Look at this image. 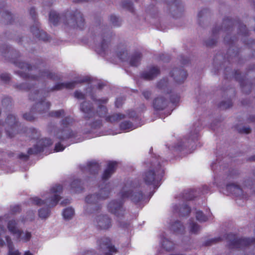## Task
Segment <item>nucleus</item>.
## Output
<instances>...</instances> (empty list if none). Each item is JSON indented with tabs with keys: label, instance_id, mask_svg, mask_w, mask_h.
<instances>
[{
	"label": "nucleus",
	"instance_id": "3",
	"mask_svg": "<svg viewBox=\"0 0 255 255\" xmlns=\"http://www.w3.org/2000/svg\"><path fill=\"white\" fill-rule=\"evenodd\" d=\"M163 174V170L158 162L152 161L149 168L144 172L142 178L147 185H152L154 188L158 187L159 180Z\"/></svg>",
	"mask_w": 255,
	"mask_h": 255
},
{
	"label": "nucleus",
	"instance_id": "29",
	"mask_svg": "<svg viewBox=\"0 0 255 255\" xmlns=\"http://www.w3.org/2000/svg\"><path fill=\"white\" fill-rule=\"evenodd\" d=\"M99 167V165L97 162L90 161L88 162L87 166L82 168V170L84 172H89L93 174H95L98 173Z\"/></svg>",
	"mask_w": 255,
	"mask_h": 255
},
{
	"label": "nucleus",
	"instance_id": "16",
	"mask_svg": "<svg viewBox=\"0 0 255 255\" xmlns=\"http://www.w3.org/2000/svg\"><path fill=\"white\" fill-rule=\"evenodd\" d=\"M255 244V239H235L230 241L229 246L230 248H241Z\"/></svg>",
	"mask_w": 255,
	"mask_h": 255
},
{
	"label": "nucleus",
	"instance_id": "39",
	"mask_svg": "<svg viewBox=\"0 0 255 255\" xmlns=\"http://www.w3.org/2000/svg\"><path fill=\"white\" fill-rule=\"evenodd\" d=\"M194 196V191L192 190L185 191L182 194V198L187 200L193 199Z\"/></svg>",
	"mask_w": 255,
	"mask_h": 255
},
{
	"label": "nucleus",
	"instance_id": "20",
	"mask_svg": "<svg viewBox=\"0 0 255 255\" xmlns=\"http://www.w3.org/2000/svg\"><path fill=\"white\" fill-rule=\"evenodd\" d=\"M80 109L81 111L85 113V118L87 120L94 118L96 115L92 104L89 102H83L81 104Z\"/></svg>",
	"mask_w": 255,
	"mask_h": 255
},
{
	"label": "nucleus",
	"instance_id": "19",
	"mask_svg": "<svg viewBox=\"0 0 255 255\" xmlns=\"http://www.w3.org/2000/svg\"><path fill=\"white\" fill-rule=\"evenodd\" d=\"M75 135L76 132L73 131L69 127H66V128H62L58 130L55 135L59 140L63 141L75 137Z\"/></svg>",
	"mask_w": 255,
	"mask_h": 255
},
{
	"label": "nucleus",
	"instance_id": "6",
	"mask_svg": "<svg viewBox=\"0 0 255 255\" xmlns=\"http://www.w3.org/2000/svg\"><path fill=\"white\" fill-rule=\"evenodd\" d=\"M63 22L71 28H81L84 26V20L81 12L76 10L67 12L63 18Z\"/></svg>",
	"mask_w": 255,
	"mask_h": 255
},
{
	"label": "nucleus",
	"instance_id": "64",
	"mask_svg": "<svg viewBox=\"0 0 255 255\" xmlns=\"http://www.w3.org/2000/svg\"><path fill=\"white\" fill-rule=\"evenodd\" d=\"M80 182L81 181L78 179L75 180L72 182L71 186L72 188H77Z\"/></svg>",
	"mask_w": 255,
	"mask_h": 255
},
{
	"label": "nucleus",
	"instance_id": "9",
	"mask_svg": "<svg viewBox=\"0 0 255 255\" xmlns=\"http://www.w3.org/2000/svg\"><path fill=\"white\" fill-rule=\"evenodd\" d=\"M101 200L98 194H93L87 196L85 198L87 203L85 207V212L86 214H91L94 211L98 210L101 206L98 204L99 201Z\"/></svg>",
	"mask_w": 255,
	"mask_h": 255
},
{
	"label": "nucleus",
	"instance_id": "56",
	"mask_svg": "<svg viewBox=\"0 0 255 255\" xmlns=\"http://www.w3.org/2000/svg\"><path fill=\"white\" fill-rule=\"evenodd\" d=\"M75 97L78 99H84L85 98V96L81 92L76 91L74 93Z\"/></svg>",
	"mask_w": 255,
	"mask_h": 255
},
{
	"label": "nucleus",
	"instance_id": "17",
	"mask_svg": "<svg viewBox=\"0 0 255 255\" xmlns=\"http://www.w3.org/2000/svg\"><path fill=\"white\" fill-rule=\"evenodd\" d=\"M52 141L49 138H42L39 140L37 145L33 148H29L28 150L29 154H36L41 152L43 150V148L50 146L52 144Z\"/></svg>",
	"mask_w": 255,
	"mask_h": 255
},
{
	"label": "nucleus",
	"instance_id": "63",
	"mask_svg": "<svg viewBox=\"0 0 255 255\" xmlns=\"http://www.w3.org/2000/svg\"><path fill=\"white\" fill-rule=\"evenodd\" d=\"M101 123L100 121H96L95 123H93L91 125L92 128H97L98 127H100L101 126Z\"/></svg>",
	"mask_w": 255,
	"mask_h": 255
},
{
	"label": "nucleus",
	"instance_id": "40",
	"mask_svg": "<svg viewBox=\"0 0 255 255\" xmlns=\"http://www.w3.org/2000/svg\"><path fill=\"white\" fill-rule=\"evenodd\" d=\"M190 232L193 234H197L200 230L199 226L196 223L191 221L190 223Z\"/></svg>",
	"mask_w": 255,
	"mask_h": 255
},
{
	"label": "nucleus",
	"instance_id": "22",
	"mask_svg": "<svg viewBox=\"0 0 255 255\" xmlns=\"http://www.w3.org/2000/svg\"><path fill=\"white\" fill-rule=\"evenodd\" d=\"M51 106L50 102L46 101L44 99L38 101L33 107L32 110L39 114L47 112Z\"/></svg>",
	"mask_w": 255,
	"mask_h": 255
},
{
	"label": "nucleus",
	"instance_id": "23",
	"mask_svg": "<svg viewBox=\"0 0 255 255\" xmlns=\"http://www.w3.org/2000/svg\"><path fill=\"white\" fill-rule=\"evenodd\" d=\"M170 74L175 82L179 84L183 83L187 77L186 72L182 69H173Z\"/></svg>",
	"mask_w": 255,
	"mask_h": 255
},
{
	"label": "nucleus",
	"instance_id": "61",
	"mask_svg": "<svg viewBox=\"0 0 255 255\" xmlns=\"http://www.w3.org/2000/svg\"><path fill=\"white\" fill-rule=\"evenodd\" d=\"M11 211L12 213L16 214L20 211V207L18 205H15L11 208Z\"/></svg>",
	"mask_w": 255,
	"mask_h": 255
},
{
	"label": "nucleus",
	"instance_id": "62",
	"mask_svg": "<svg viewBox=\"0 0 255 255\" xmlns=\"http://www.w3.org/2000/svg\"><path fill=\"white\" fill-rule=\"evenodd\" d=\"M142 95L146 99H149L151 95V93L148 91H144L142 92Z\"/></svg>",
	"mask_w": 255,
	"mask_h": 255
},
{
	"label": "nucleus",
	"instance_id": "12",
	"mask_svg": "<svg viewBox=\"0 0 255 255\" xmlns=\"http://www.w3.org/2000/svg\"><path fill=\"white\" fill-rule=\"evenodd\" d=\"M95 224L99 229L107 230L112 227V219L106 214H101L96 216Z\"/></svg>",
	"mask_w": 255,
	"mask_h": 255
},
{
	"label": "nucleus",
	"instance_id": "58",
	"mask_svg": "<svg viewBox=\"0 0 255 255\" xmlns=\"http://www.w3.org/2000/svg\"><path fill=\"white\" fill-rule=\"evenodd\" d=\"M11 103V99L9 98H6L2 100V104L3 106L8 107L10 105Z\"/></svg>",
	"mask_w": 255,
	"mask_h": 255
},
{
	"label": "nucleus",
	"instance_id": "35",
	"mask_svg": "<svg viewBox=\"0 0 255 255\" xmlns=\"http://www.w3.org/2000/svg\"><path fill=\"white\" fill-rule=\"evenodd\" d=\"M227 189L237 195H241L242 193L240 186L235 183H231L227 185Z\"/></svg>",
	"mask_w": 255,
	"mask_h": 255
},
{
	"label": "nucleus",
	"instance_id": "38",
	"mask_svg": "<svg viewBox=\"0 0 255 255\" xmlns=\"http://www.w3.org/2000/svg\"><path fill=\"white\" fill-rule=\"evenodd\" d=\"M162 246L167 251H170L174 248L173 243L166 239L163 240Z\"/></svg>",
	"mask_w": 255,
	"mask_h": 255
},
{
	"label": "nucleus",
	"instance_id": "4",
	"mask_svg": "<svg viewBox=\"0 0 255 255\" xmlns=\"http://www.w3.org/2000/svg\"><path fill=\"white\" fill-rule=\"evenodd\" d=\"M138 186V184L136 181L128 180L120 192L121 198L123 199L130 198L131 201L136 203L140 201L142 198V194L137 191Z\"/></svg>",
	"mask_w": 255,
	"mask_h": 255
},
{
	"label": "nucleus",
	"instance_id": "30",
	"mask_svg": "<svg viewBox=\"0 0 255 255\" xmlns=\"http://www.w3.org/2000/svg\"><path fill=\"white\" fill-rule=\"evenodd\" d=\"M220 30H223V28L220 29V27H215L212 30L213 37L209 38L205 41V44L207 46L211 47L214 45L217 42V35L219 32Z\"/></svg>",
	"mask_w": 255,
	"mask_h": 255
},
{
	"label": "nucleus",
	"instance_id": "57",
	"mask_svg": "<svg viewBox=\"0 0 255 255\" xmlns=\"http://www.w3.org/2000/svg\"><path fill=\"white\" fill-rule=\"evenodd\" d=\"M125 99L123 97H120L117 99L115 104L117 108L120 107L124 101Z\"/></svg>",
	"mask_w": 255,
	"mask_h": 255
},
{
	"label": "nucleus",
	"instance_id": "53",
	"mask_svg": "<svg viewBox=\"0 0 255 255\" xmlns=\"http://www.w3.org/2000/svg\"><path fill=\"white\" fill-rule=\"evenodd\" d=\"M198 137V135L197 132L192 134L190 136L189 138L188 139L187 143H191L192 142H195L196 140H197Z\"/></svg>",
	"mask_w": 255,
	"mask_h": 255
},
{
	"label": "nucleus",
	"instance_id": "46",
	"mask_svg": "<svg viewBox=\"0 0 255 255\" xmlns=\"http://www.w3.org/2000/svg\"><path fill=\"white\" fill-rule=\"evenodd\" d=\"M190 208L186 204L180 208L179 212L181 216H185L190 213Z\"/></svg>",
	"mask_w": 255,
	"mask_h": 255
},
{
	"label": "nucleus",
	"instance_id": "43",
	"mask_svg": "<svg viewBox=\"0 0 255 255\" xmlns=\"http://www.w3.org/2000/svg\"><path fill=\"white\" fill-rule=\"evenodd\" d=\"M120 128L122 130H128L133 128V125L129 122L125 121L121 124Z\"/></svg>",
	"mask_w": 255,
	"mask_h": 255
},
{
	"label": "nucleus",
	"instance_id": "41",
	"mask_svg": "<svg viewBox=\"0 0 255 255\" xmlns=\"http://www.w3.org/2000/svg\"><path fill=\"white\" fill-rule=\"evenodd\" d=\"M65 111L64 110L61 109L58 111H51L49 113V116L52 117L60 118L62 116H65Z\"/></svg>",
	"mask_w": 255,
	"mask_h": 255
},
{
	"label": "nucleus",
	"instance_id": "48",
	"mask_svg": "<svg viewBox=\"0 0 255 255\" xmlns=\"http://www.w3.org/2000/svg\"><path fill=\"white\" fill-rule=\"evenodd\" d=\"M72 122V119L70 117H66L61 121L62 128H66Z\"/></svg>",
	"mask_w": 255,
	"mask_h": 255
},
{
	"label": "nucleus",
	"instance_id": "15",
	"mask_svg": "<svg viewBox=\"0 0 255 255\" xmlns=\"http://www.w3.org/2000/svg\"><path fill=\"white\" fill-rule=\"evenodd\" d=\"M89 80V77H85L81 78L80 80H77L75 81L67 83H59L55 85V86L51 89V91L60 90L64 88L72 89L75 87L76 84L86 82L88 81Z\"/></svg>",
	"mask_w": 255,
	"mask_h": 255
},
{
	"label": "nucleus",
	"instance_id": "33",
	"mask_svg": "<svg viewBox=\"0 0 255 255\" xmlns=\"http://www.w3.org/2000/svg\"><path fill=\"white\" fill-rule=\"evenodd\" d=\"M171 229L176 233H180L184 230V227L179 221H176L171 225Z\"/></svg>",
	"mask_w": 255,
	"mask_h": 255
},
{
	"label": "nucleus",
	"instance_id": "47",
	"mask_svg": "<svg viewBox=\"0 0 255 255\" xmlns=\"http://www.w3.org/2000/svg\"><path fill=\"white\" fill-rule=\"evenodd\" d=\"M30 31L35 36H38V34L41 31L39 27V23L36 22L34 25L31 27Z\"/></svg>",
	"mask_w": 255,
	"mask_h": 255
},
{
	"label": "nucleus",
	"instance_id": "28",
	"mask_svg": "<svg viewBox=\"0 0 255 255\" xmlns=\"http://www.w3.org/2000/svg\"><path fill=\"white\" fill-rule=\"evenodd\" d=\"M5 239L8 248V255H20L19 251L16 249L10 236H6Z\"/></svg>",
	"mask_w": 255,
	"mask_h": 255
},
{
	"label": "nucleus",
	"instance_id": "14",
	"mask_svg": "<svg viewBox=\"0 0 255 255\" xmlns=\"http://www.w3.org/2000/svg\"><path fill=\"white\" fill-rule=\"evenodd\" d=\"M108 210L118 217L123 216L125 210L123 207V202L117 200H113L109 203L108 206Z\"/></svg>",
	"mask_w": 255,
	"mask_h": 255
},
{
	"label": "nucleus",
	"instance_id": "8",
	"mask_svg": "<svg viewBox=\"0 0 255 255\" xmlns=\"http://www.w3.org/2000/svg\"><path fill=\"white\" fill-rule=\"evenodd\" d=\"M6 135L10 138L18 132L19 126L16 117L12 115H8L4 124Z\"/></svg>",
	"mask_w": 255,
	"mask_h": 255
},
{
	"label": "nucleus",
	"instance_id": "26",
	"mask_svg": "<svg viewBox=\"0 0 255 255\" xmlns=\"http://www.w3.org/2000/svg\"><path fill=\"white\" fill-rule=\"evenodd\" d=\"M168 101L167 98L159 96L153 101V107L156 110H163L168 105Z\"/></svg>",
	"mask_w": 255,
	"mask_h": 255
},
{
	"label": "nucleus",
	"instance_id": "37",
	"mask_svg": "<svg viewBox=\"0 0 255 255\" xmlns=\"http://www.w3.org/2000/svg\"><path fill=\"white\" fill-rule=\"evenodd\" d=\"M74 211L72 208L65 209L63 212V216L65 219L70 220L74 215Z\"/></svg>",
	"mask_w": 255,
	"mask_h": 255
},
{
	"label": "nucleus",
	"instance_id": "5",
	"mask_svg": "<svg viewBox=\"0 0 255 255\" xmlns=\"http://www.w3.org/2000/svg\"><path fill=\"white\" fill-rule=\"evenodd\" d=\"M15 89L21 91H30L28 95L29 99L31 101L42 100L48 96V92L44 90H37L34 87V84L29 82H25L19 85L14 86Z\"/></svg>",
	"mask_w": 255,
	"mask_h": 255
},
{
	"label": "nucleus",
	"instance_id": "31",
	"mask_svg": "<svg viewBox=\"0 0 255 255\" xmlns=\"http://www.w3.org/2000/svg\"><path fill=\"white\" fill-rule=\"evenodd\" d=\"M111 190V189L109 184H106L104 187H102L98 193L100 199H105L108 198Z\"/></svg>",
	"mask_w": 255,
	"mask_h": 255
},
{
	"label": "nucleus",
	"instance_id": "54",
	"mask_svg": "<svg viewBox=\"0 0 255 255\" xmlns=\"http://www.w3.org/2000/svg\"><path fill=\"white\" fill-rule=\"evenodd\" d=\"M2 15L4 17V18L7 21V22L10 23L11 22L12 17L11 16V14L10 13L6 11L4 12Z\"/></svg>",
	"mask_w": 255,
	"mask_h": 255
},
{
	"label": "nucleus",
	"instance_id": "24",
	"mask_svg": "<svg viewBox=\"0 0 255 255\" xmlns=\"http://www.w3.org/2000/svg\"><path fill=\"white\" fill-rule=\"evenodd\" d=\"M142 58V54L139 50L132 51L129 57V63L130 66L137 67L140 64Z\"/></svg>",
	"mask_w": 255,
	"mask_h": 255
},
{
	"label": "nucleus",
	"instance_id": "55",
	"mask_svg": "<svg viewBox=\"0 0 255 255\" xmlns=\"http://www.w3.org/2000/svg\"><path fill=\"white\" fill-rule=\"evenodd\" d=\"M65 146L61 143L59 142L55 144L54 150L56 152L62 151L64 149Z\"/></svg>",
	"mask_w": 255,
	"mask_h": 255
},
{
	"label": "nucleus",
	"instance_id": "52",
	"mask_svg": "<svg viewBox=\"0 0 255 255\" xmlns=\"http://www.w3.org/2000/svg\"><path fill=\"white\" fill-rule=\"evenodd\" d=\"M222 240V239L221 238H216L214 239H210L207 241L205 243V245L206 246H211L214 244H216L219 242H220Z\"/></svg>",
	"mask_w": 255,
	"mask_h": 255
},
{
	"label": "nucleus",
	"instance_id": "60",
	"mask_svg": "<svg viewBox=\"0 0 255 255\" xmlns=\"http://www.w3.org/2000/svg\"><path fill=\"white\" fill-rule=\"evenodd\" d=\"M0 78L1 80L3 81L4 82H7L10 79V76L8 74H2L0 76Z\"/></svg>",
	"mask_w": 255,
	"mask_h": 255
},
{
	"label": "nucleus",
	"instance_id": "42",
	"mask_svg": "<svg viewBox=\"0 0 255 255\" xmlns=\"http://www.w3.org/2000/svg\"><path fill=\"white\" fill-rule=\"evenodd\" d=\"M196 217L197 220L200 222H206L208 220V218L200 211L196 212Z\"/></svg>",
	"mask_w": 255,
	"mask_h": 255
},
{
	"label": "nucleus",
	"instance_id": "7",
	"mask_svg": "<svg viewBox=\"0 0 255 255\" xmlns=\"http://www.w3.org/2000/svg\"><path fill=\"white\" fill-rule=\"evenodd\" d=\"M114 36L107 26H102L99 36L101 49L97 50L99 53L105 51L109 47Z\"/></svg>",
	"mask_w": 255,
	"mask_h": 255
},
{
	"label": "nucleus",
	"instance_id": "25",
	"mask_svg": "<svg viewBox=\"0 0 255 255\" xmlns=\"http://www.w3.org/2000/svg\"><path fill=\"white\" fill-rule=\"evenodd\" d=\"M6 227L8 232L15 237L17 235L19 236L21 233V229L17 226V222L14 220H9L7 223Z\"/></svg>",
	"mask_w": 255,
	"mask_h": 255
},
{
	"label": "nucleus",
	"instance_id": "11",
	"mask_svg": "<svg viewBox=\"0 0 255 255\" xmlns=\"http://www.w3.org/2000/svg\"><path fill=\"white\" fill-rule=\"evenodd\" d=\"M131 51L130 45L125 42H121L117 46L116 53L120 59L126 61L128 59Z\"/></svg>",
	"mask_w": 255,
	"mask_h": 255
},
{
	"label": "nucleus",
	"instance_id": "18",
	"mask_svg": "<svg viewBox=\"0 0 255 255\" xmlns=\"http://www.w3.org/2000/svg\"><path fill=\"white\" fill-rule=\"evenodd\" d=\"M160 73V70L157 66H151L143 71L140 75L142 78L146 80H152Z\"/></svg>",
	"mask_w": 255,
	"mask_h": 255
},
{
	"label": "nucleus",
	"instance_id": "50",
	"mask_svg": "<svg viewBox=\"0 0 255 255\" xmlns=\"http://www.w3.org/2000/svg\"><path fill=\"white\" fill-rule=\"evenodd\" d=\"M35 37L43 41H47L48 40V36L47 34L42 30H41L40 32L38 34V36H35Z\"/></svg>",
	"mask_w": 255,
	"mask_h": 255
},
{
	"label": "nucleus",
	"instance_id": "32",
	"mask_svg": "<svg viewBox=\"0 0 255 255\" xmlns=\"http://www.w3.org/2000/svg\"><path fill=\"white\" fill-rule=\"evenodd\" d=\"M31 238V232L27 231L23 232V231L21 230V233L19 236L17 235L16 237V239L18 242L22 241L23 242H27L30 240Z\"/></svg>",
	"mask_w": 255,
	"mask_h": 255
},
{
	"label": "nucleus",
	"instance_id": "27",
	"mask_svg": "<svg viewBox=\"0 0 255 255\" xmlns=\"http://www.w3.org/2000/svg\"><path fill=\"white\" fill-rule=\"evenodd\" d=\"M116 166V162H109L102 175V179L105 180L108 179L115 171Z\"/></svg>",
	"mask_w": 255,
	"mask_h": 255
},
{
	"label": "nucleus",
	"instance_id": "44",
	"mask_svg": "<svg viewBox=\"0 0 255 255\" xmlns=\"http://www.w3.org/2000/svg\"><path fill=\"white\" fill-rule=\"evenodd\" d=\"M122 4L123 7L127 8L131 12H133V4L130 1L124 0L122 2Z\"/></svg>",
	"mask_w": 255,
	"mask_h": 255
},
{
	"label": "nucleus",
	"instance_id": "10",
	"mask_svg": "<svg viewBox=\"0 0 255 255\" xmlns=\"http://www.w3.org/2000/svg\"><path fill=\"white\" fill-rule=\"evenodd\" d=\"M99 246L101 250L104 252L105 255H112L113 253H116L117 250L111 244L110 240L108 238H103L98 241ZM85 255H98L93 251H87Z\"/></svg>",
	"mask_w": 255,
	"mask_h": 255
},
{
	"label": "nucleus",
	"instance_id": "1",
	"mask_svg": "<svg viewBox=\"0 0 255 255\" xmlns=\"http://www.w3.org/2000/svg\"><path fill=\"white\" fill-rule=\"evenodd\" d=\"M0 54L5 58L10 59L11 62L16 66L26 72L23 73L21 71H18L17 72L23 78H28L37 81L46 79L53 80L58 79L57 75L47 70H39L38 74H35L34 72L36 70V68L34 66H31L27 63L15 60V58L20 56V54L7 45H3L0 47Z\"/></svg>",
	"mask_w": 255,
	"mask_h": 255
},
{
	"label": "nucleus",
	"instance_id": "49",
	"mask_svg": "<svg viewBox=\"0 0 255 255\" xmlns=\"http://www.w3.org/2000/svg\"><path fill=\"white\" fill-rule=\"evenodd\" d=\"M232 106V103L230 100L228 101L222 102L220 104V107L222 110H226L230 108Z\"/></svg>",
	"mask_w": 255,
	"mask_h": 255
},
{
	"label": "nucleus",
	"instance_id": "34",
	"mask_svg": "<svg viewBox=\"0 0 255 255\" xmlns=\"http://www.w3.org/2000/svg\"><path fill=\"white\" fill-rule=\"evenodd\" d=\"M125 115L121 114H116L111 116H107L106 118V120L107 122L111 123L118 122L124 119Z\"/></svg>",
	"mask_w": 255,
	"mask_h": 255
},
{
	"label": "nucleus",
	"instance_id": "21",
	"mask_svg": "<svg viewBox=\"0 0 255 255\" xmlns=\"http://www.w3.org/2000/svg\"><path fill=\"white\" fill-rule=\"evenodd\" d=\"M91 98L98 106V108L97 111V114L101 117H106L108 110L107 108L105 106L102 105V104L107 103L108 101V99L102 98L97 100L94 97L93 95H91Z\"/></svg>",
	"mask_w": 255,
	"mask_h": 255
},
{
	"label": "nucleus",
	"instance_id": "45",
	"mask_svg": "<svg viewBox=\"0 0 255 255\" xmlns=\"http://www.w3.org/2000/svg\"><path fill=\"white\" fill-rule=\"evenodd\" d=\"M110 19V22L114 26H119L121 24L120 19L115 15H111Z\"/></svg>",
	"mask_w": 255,
	"mask_h": 255
},
{
	"label": "nucleus",
	"instance_id": "36",
	"mask_svg": "<svg viewBox=\"0 0 255 255\" xmlns=\"http://www.w3.org/2000/svg\"><path fill=\"white\" fill-rule=\"evenodd\" d=\"M61 17L55 11H51L49 13V20L54 25H56L59 22Z\"/></svg>",
	"mask_w": 255,
	"mask_h": 255
},
{
	"label": "nucleus",
	"instance_id": "59",
	"mask_svg": "<svg viewBox=\"0 0 255 255\" xmlns=\"http://www.w3.org/2000/svg\"><path fill=\"white\" fill-rule=\"evenodd\" d=\"M23 118L28 121H32L34 119V116L31 113H25L23 115Z\"/></svg>",
	"mask_w": 255,
	"mask_h": 255
},
{
	"label": "nucleus",
	"instance_id": "2",
	"mask_svg": "<svg viewBox=\"0 0 255 255\" xmlns=\"http://www.w3.org/2000/svg\"><path fill=\"white\" fill-rule=\"evenodd\" d=\"M62 191V187L60 185H55L51 188L50 192L45 195L44 199L38 197H34L30 199L32 205L38 206L45 205L46 208H40L38 211L39 217L45 219L50 215L49 208L55 206L60 199V194Z\"/></svg>",
	"mask_w": 255,
	"mask_h": 255
},
{
	"label": "nucleus",
	"instance_id": "51",
	"mask_svg": "<svg viewBox=\"0 0 255 255\" xmlns=\"http://www.w3.org/2000/svg\"><path fill=\"white\" fill-rule=\"evenodd\" d=\"M167 79L166 78H164L158 82L157 86L159 89H163L167 86Z\"/></svg>",
	"mask_w": 255,
	"mask_h": 255
},
{
	"label": "nucleus",
	"instance_id": "13",
	"mask_svg": "<svg viewBox=\"0 0 255 255\" xmlns=\"http://www.w3.org/2000/svg\"><path fill=\"white\" fill-rule=\"evenodd\" d=\"M169 5V10L174 17L181 15L184 8L182 3L179 0H166Z\"/></svg>",
	"mask_w": 255,
	"mask_h": 255
}]
</instances>
